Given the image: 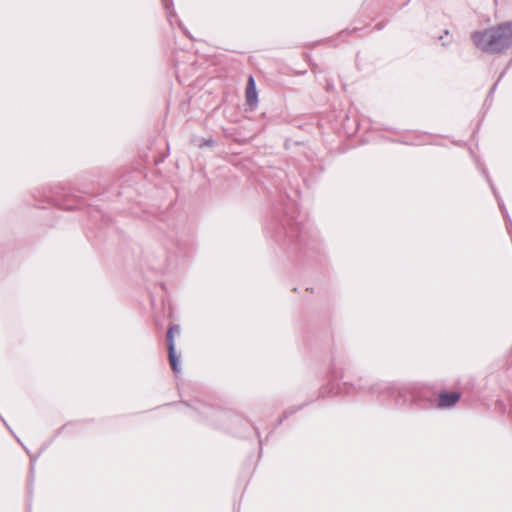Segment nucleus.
<instances>
[{
  "instance_id": "6",
  "label": "nucleus",
  "mask_w": 512,
  "mask_h": 512,
  "mask_svg": "<svg viewBox=\"0 0 512 512\" xmlns=\"http://www.w3.org/2000/svg\"><path fill=\"white\" fill-rule=\"evenodd\" d=\"M392 393H393V394H394V393H397L399 396H402V395H403V390H401V389H397V390H395V389L393 388V389H392Z\"/></svg>"
},
{
  "instance_id": "5",
  "label": "nucleus",
  "mask_w": 512,
  "mask_h": 512,
  "mask_svg": "<svg viewBox=\"0 0 512 512\" xmlns=\"http://www.w3.org/2000/svg\"><path fill=\"white\" fill-rule=\"evenodd\" d=\"M213 145H214V140L212 138H209V139H203V142L199 146L203 147V146H213Z\"/></svg>"
},
{
  "instance_id": "1",
  "label": "nucleus",
  "mask_w": 512,
  "mask_h": 512,
  "mask_svg": "<svg viewBox=\"0 0 512 512\" xmlns=\"http://www.w3.org/2000/svg\"><path fill=\"white\" fill-rule=\"evenodd\" d=\"M471 38L475 46L483 52L501 54L512 46V22L475 31Z\"/></svg>"
},
{
  "instance_id": "4",
  "label": "nucleus",
  "mask_w": 512,
  "mask_h": 512,
  "mask_svg": "<svg viewBox=\"0 0 512 512\" xmlns=\"http://www.w3.org/2000/svg\"><path fill=\"white\" fill-rule=\"evenodd\" d=\"M246 98L249 105H254L257 102V91L254 78L249 77L248 85L246 88Z\"/></svg>"
},
{
  "instance_id": "2",
  "label": "nucleus",
  "mask_w": 512,
  "mask_h": 512,
  "mask_svg": "<svg viewBox=\"0 0 512 512\" xmlns=\"http://www.w3.org/2000/svg\"><path fill=\"white\" fill-rule=\"evenodd\" d=\"M175 333H180V327L176 324L170 325L167 331L168 357L172 370L177 373L180 371V360L175 350Z\"/></svg>"
},
{
  "instance_id": "3",
  "label": "nucleus",
  "mask_w": 512,
  "mask_h": 512,
  "mask_svg": "<svg viewBox=\"0 0 512 512\" xmlns=\"http://www.w3.org/2000/svg\"><path fill=\"white\" fill-rule=\"evenodd\" d=\"M461 394L459 392L451 393H440L437 403L438 408H450L453 407L460 399Z\"/></svg>"
}]
</instances>
